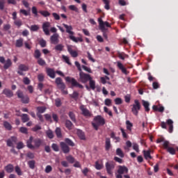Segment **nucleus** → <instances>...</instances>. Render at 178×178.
Here are the masks:
<instances>
[{"mask_svg":"<svg viewBox=\"0 0 178 178\" xmlns=\"http://www.w3.org/2000/svg\"><path fill=\"white\" fill-rule=\"evenodd\" d=\"M63 27L65 29L66 33L69 34L70 40H72L74 42H83V38L74 37V33L73 32V26L72 25H67L66 24H63Z\"/></svg>","mask_w":178,"mask_h":178,"instance_id":"nucleus-1","label":"nucleus"},{"mask_svg":"<svg viewBox=\"0 0 178 178\" xmlns=\"http://www.w3.org/2000/svg\"><path fill=\"white\" fill-rule=\"evenodd\" d=\"M99 30L103 33V36L108 40V28L111 27V24L108 22H103L102 18L98 19Z\"/></svg>","mask_w":178,"mask_h":178,"instance_id":"nucleus-2","label":"nucleus"},{"mask_svg":"<svg viewBox=\"0 0 178 178\" xmlns=\"http://www.w3.org/2000/svg\"><path fill=\"white\" fill-rule=\"evenodd\" d=\"M94 122L92 123L95 129L98 130L99 126H104L105 124V119L101 115H97L94 118Z\"/></svg>","mask_w":178,"mask_h":178,"instance_id":"nucleus-3","label":"nucleus"},{"mask_svg":"<svg viewBox=\"0 0 178 178\" xmlns=\"http://www.w3.org/2000/svg\"><path fill=\"white\" fill-rule=\"evenodd\" d=\"M141 109V104L138 99L134 100V104L132 105L131 112L135 116L138 115V111Z\"/></svg>","mask_w":178,"mask_h":178,"instance_id":"nucleus-4","label":"nucleus"},{"mask_svg":"<svg viewBox=\"0 0 178 178\" xmlns=\"http://www.w3.org/2000/svg\"><path fill=\"white\" fill-rule=\"evenodd\" d=\"M92 77L90 74L84 73L83 71L79 72V81L86 83L91 80Z\"/></svg>","mask_w":178,"mask_h":178,"instance_id":"nucleus-5","label":"nucleus"},{"mask_svg":"<svg viewBox=\"0 0 178 178\" xmlns=\"http://www.w3.org/2000/svg\"><path fill=\"white\" fill-rule=\"evenodd\" d=\"M65 81H67V83H71L72 87H77L78 88H81V89L84 88V86H83V85L77 82V81H76L74 78L67 76L65 77Z\"/></svg>","mask_w":178,"mask_h":178,"instance_id":"nucleus-6","label":"nucleus"},{"mask_svg":"<svg viewBox=\"0 0 178 178\" xmlns=\"http://www.w3.org/2000/svg\"><path fill=\"white\" fill-rule=\"evenodd\" d=\"M166 124L169 126V129H168L169 133H173V120H172L171 119H168L167 120L166 122H161L162 129H168V127H166Z\"/></svg>","mask_w":178,"mask_h":178,"instance_id":"nucleus-7","label":"nucleus"},{"mask_svg":"<svg viewBox=\"0 0 178 178\" xmlns=\"http://www.w3.org/2000/svg\"><path fill=\"white\" fill-rule=\"evenodd\" d=\"M106 169L107 173L112 176L113 175V169H115V162L113 161H108L106 163Z\"/></svg>","mask_w":178,"mask_h":178,"instance_id":"nucleus-8","label":"nucleus"},{"mask_svg":"<svg viewBox=\"0 0 178 178\" xmlns=\"http://www.w3.org/2000/svg\"><path fill=\"white\" fill-rule=\"evenodd\" d=\"M118 175H116V178H123L122 175L124 173H129V169L124 165H120L118 170Z\"/></svg>","mask_w":178,"mask_h":178,"instance_id":"nucleus-9","label":"nucleus"},{"mask_svg":"<svg viewBox=\"0 0 178 178\" xmlns=\"http://www.w3.org/2000/svg\"><path fill=\"white\" fill-rule=\"evenodd\" d=\"M169 141H165L163 146L164 147L165 149H167L168 152L171 154V155H175V154H176V150L175 148L169 147Z\"/></svg>","mask_w":178,"mask_h":178,"instance_id":"nucleus-10","label":"nucleus"},{"mask_svg":"<svg viewBox=\"0 0 178 178\" xmlns=\"http://www.w3.org/2000/svg\"><path fill=\"white\" fill-rule=\"evenodd\" d=\"M49 27H51V23L46 22L42 24V30L46 35H50Z\"/></svg>","mask_w":178,"mask_h":178,"instance_id":"nucleus-11","label":"nucleus"},{"mask_svg":"<svg viewBox=\"0 0 178 178\" xmlns=\"http://www.w3.org/2000/svg\"><path fill=\"white\" fill-rule=\"evenodd\" d=\"M55 83L58 87V88H60L61 90H65V88H66V85H65V83H63L62 78L60 77L56 78Z\"/></svg>","mask_w":178,"mask_h":178,"instance_id":"nucleus-12","label":"nucleus"},{"mask_svg":"<svg viewBox=\"0 0 178 178\" xmlns=\"http://www.w3.org/2000/svg\"><path fill=\"white\" fill-rule=\"evenodd\" d=\"M80 109L82 112V115H83V116H85L86 118H91V116H92L91 112H90L88 109L86 108L84 106H81Z\"/></svg>","mask_w":178,"mask_h":178,"instance_id":"nucleus-13","label":"nucleus"},{"mask_svg":"<svg viewBox=\"0 0 178 178\" xmlns=\"http://www.w3.org/2000/svg\"><path fill=\"white\" fill-rule=\"evenodd\" d=\"M60 145L64 154H69L70 152V147L65 142H60Z\"/></svg>","mask_w":178,"mask_h":178,"instance_id":"nucleus-14","label":"nucleus"},{"mask_svg":"<svg viewBox=\"0 0 178 178\" xmlns=\"http://www.w3.org/2000/svg\"><path fill=\"white\" fill-rule=\"evenodd\" d=\"M51 44H54L56 45V44L59 43V34L58 33H54L53 34L51 38H50Z\"/></svg>","mask_w":178,"mask_h":178,"instance_id":"nucleus-15","label":"nucleus"},{"mask_svg":"<svg viewBox=\"0 0 178 178\" xmlns=\"http://www.w3.org/2000/svg\"><path fill=\"white\" fill-rule=\"evenodd\" d=\"M117 66L124 74H128L127 70H126V67H124V65L120 61L117 62Z\"/></svg>","mask_w":178,"mask_h":178,"instance_id":"nucleus-16","label":"nucleus"},{"mask_svg":"<svg viewBox=\"0 0 178 178\" xmlns=\"http://www.w3.org/2000/svg\"><path fill=\"white\" fill-rule=\"evenodd\" d=\"M3 94L7 97V98H12L13 97V92L10 89L5 88L3 90Z\"/></svg>","mask_w":178,"mask_h":178,"instance_id":"nucleus-17","label":"nucleus"},{"mask_svg":"<svg viewBox=\"0 0 178 178\" xmlns=\"http://www.w3.org/2000/svg\"><path fill=\"white\" fill-rule=\"evenodd\" d=\"M47 76H49V77H50L51 79H55V77L56 76L55 74V70H54V69H52V68H47Z\"/></svg>","mask_w":178,"mask_h":178,"instance_id":"nucleus-18","label":"nucleus"},{"mask_svg":"<svg viewBox=\"0 0 178 178\" xmlns=\"http://www.w3.org/2000/svg\"><path fill=\"white\" fill-rule=\"evenodd\" d=\"M33 143L35 144L33 147H35V148H39V147H41V145H42L44 141L40 138H36L33 140Z\"/></svg>","mask_w":178,"mask_h":178,"instance_id":"nucleus-19","label":"nucleus"},{"mask_svg":"<svg viewBox=\"0 0 178 178\" xmlns=\"http://www.w3.org/2000/svg\"><path fill=\"white\" fill-rule=\"evenodd\" d=\"M33 141H34V138H33V136H30L29 139L26 141L27 147L30 149H34L35 148L34 145L31 144Z\"/></svg>","mask_w":178,"mask_h":178,"instance_id":"nucleus-20","label":"nucleus"},{"mask_svg":"<svg viewBox=\"0 0 178 178\" xmlns=\"http://www.w3.org/2000/svg\"><path fill=\"white\" fill-rule=\"evenodd\" d=\"M143 155L145 157V159H152V156H151V150H143Z\"/></svg>","mask_w":178,"mask_h":178,"instance_id":"nucleus-21","label":"nucleus"},{"mask_svg":"<svg viewBox=\"0 0 178 178\" xmlns=\"http://www.w3.org/2000/svg\"><path fill=\"white\" fill-rule=\"evenodd\" d=\"M76 134L80 140H86V135L84 134V132H83V131L78 129Z\"/></svg>","mask_w":178,"mask_h":178,"instance_id":"nucleus-22","label":"nucleus"},{"mask_svg":"<svg viewBox=\"0 0 178 178\" xmlns=\"http://www.w3.org/2000/svg\"><path fill=\"white\" fill-rule=\"evenodd\" d=\"M10 66H12V60H10V59H7L6 61L4 63V66L3 68L6 70L8 68L10 67Z\"/></svg>","mask_w":178,"mask_h":178,"instance_id":"nucleus-23","label":"nucleus"},{"mask_svg":"<svg viewBox=\"0 0 178 178\" xmlns=\"http://www.w3.org/2000/svg\"><path fill=\"white\" fill-rule=\"evenodd\" d=\"M21 118H22L23 123H27V122H29V120H30V117H29V115H27V114L21 115Z\"/></svg>","mask_w":178,"mask_h":178,"instance_id":"nucleus-24","label":"nucleus"},{"mask_svg":"<svg viewBox=\"0 0 178 178\" xmlns=\"http://www.w3.org/2000/svg\"><path fill=\"white\" fill-rule=\"evenodd\" d=\"M142 102H143V105L145 109V111L149 112V102L145 101V100H143Z\"/></svg>","mask_w":178,"mask_h":178,"instance_id":"nucleus-25","label":"nucleus"},{"mask_svg":"<svg viewBox=\"0 0 178 178\" xmlns=\"http://www.w3.org/2000/svg\"><path fill=\"white\" fill-rule=\"evenodd\" d=\"M15 47H17V48H22V47H23V38H19L17 40Z\"/></svg>","mask_w":178,"mask_h":178,"instance_id":"nucleus-26","label":"nucleus"},{"mask_svg":"<svg viewBox=\"0 0 178 178\" xmlns=\"http://www.w3.org/2000/svg\"><path fill=\"white\" fill-rule=\"evenodd\" d=\"M115 152H116V155L120 156V158H124V153H123V151H122V149L118 148Z\"/></svg>","mask_w":178,"mask_h":178,"instance_id":"nucleus-27","label":"nucleus"},{"mask_svg":"<svg viewBox=\"0 0 178 178\" xmlns=\"http://www.w3.org/2000/svg\"><path fill=\"white\" fill-rule=\"evenodd\" d=\"M5 169L8 173H12V172H13V169H14L13 165L8 164L7 166H6Z\"/></svg>","mask_w":178,"mask_h":178,"instance_id":"nucleus-28","label":"nucleus"},{"mask_svg":"<svg viewBox=\"0 0 178 178\" xmlns=\"http://www.w3.org/2000/svg\"><path fill=\"white\" fill-rule=\"evenodd\" d=\"M55 133L58 138H62V131L60 130V128L59 127L56 128Z\"/></svg>","mask_w":178,"mask_h":178,"instance_id":"nucleus-29","label":"nucleus"},{"mask_svg":"<svg viewBox=\"0 0 178 178\" xmlns=\"http://www.w3.org/2000/svg\"><path fill=\"white\" fill-rule=\"evenodd\" d=\"M89 86L92 90H95V81L92 80V78L89 79Z\"/></svg>","mask_w":178,"mask_h":178,"instance_id":"nucleus-30","label":"nucleus"},{"mask_svg":"<svg viewBox=\"0 0 178 178\" xmlns=\"http://www.w3.org/2000/svg\"><path fill=\"white\" fill-rule=\"evenodd\" d=\"M18 69L21 72H27V70H29V67L23 64L19 65Z\"/></svg>","mask_w":178,"mask_h":178,"instance_id":"nucleus-31","label":"nucleus"},{"mask_svg":"<svg viewBox=\"0 0 178 178\" xmlns=\"http://www.w3.org/2000/svg\"><path fill=\"white\" fill-rule=\"evenodd\" d=\"M69 116H70V118L71 119V120L74 123H76L77 121L76 120V115H74V113L73 112H70Z\"/></svg>","mask_w":178,"mask_h":178,"instance_id":"nucleus-32","label":"nucleus"},{"mask_svg":"<svg viewBox=\"0 0 178 178\" xmlns=\"http://www.w3.org/2000/svg\"><path fill=\"white\" fill-rule=\"evenodd\" d=\"M65 144H67V145H70V147H74V143H73L72 140L66 138L65 139Z\"/></svg>","mask_w":178,"mask_h":178,"instance_id":"nucleus-33","label":"nucleus"},{"mask_svg":"<svg viewBox=\"0 0 178 178\" xmlns=\"http://www.w3.org/2000/svg\"><path fill=\"white\" fill-rule=\"evenodd\" d=\"M54 101L55 105L56 106H57V108L62 106V100L60 99V98H57Z\"/></svg>","mask_w":178,"mask_h":178,"instance_id":"nucleus-34","label":"nucleus"},{"mask_svg":"<svg viewBox=\"0 0 178 178\" xmlns=\"http://www.w3.org/2000/svg\"><path fill=\"white\" fill-rule=\"evenodd\" d=\"M34 58H35V59H40L41 58V51H40L39 49L35 51Z\"/></svg>","mask_w":178,"mask_h":178,"instance_id":"nucleus-35","label":"nucleus"},{"mask_svg":"<svg viewBox=\"0 0 178 178\" xmlns=\"http://www.w3.org/2000/svg\"><path fill=\"white\" fill-rule=\"evenodd\" d=\"M3 126L7 130H12V125L7 121L3 122Z\"/></svg>","mask_w":178,"mask_h":178,"instance_id":"nucleus-36","label":"nucleus"},{"mask_svg":"<svg viewBox=\"0 0 178 178\" xmlns=\"http://www.w3.org/2000/svg\"><path fill=\"white\" fill-rule=\"evenodd\" d=\"M46 134L49 138H54V131H52L51 129H49L46 131Z\"/></svg>","mask_w":178,"mask_h":178,"instance_id":"nucleus-37","label":"nucleus"},{"mask_svg":"<svg viewBox=\"0 0 178 178\" xmlns=\"http://www.w3.org/2000/svg\"><path fill=\"white\" fill-rule=\"evenodd\" d=\"M118 58H120V59H122V60H124L125 58H129V56L124 53H118Z\"/></svg>","mask_w":178,"mask_h":178,"instance_id":"nucleus-38","label":"nucleus"},{"mask_svg":"<svg viewBox=\"0 0 178 178\" xmlns=\"http://www.w3.org/2000/svg\"><path fill=\"white\" fill-rule=\"evenodd\" d=\"M39 13H40V15H42V16H44V17H48V16H49L51 15V13H49V12L45 11V10H40Z\"/></svg>","mask_w":178,"mask_h":178,"instance_id":"nucleus-39","label":"nucleus"},{"mask_svg":"<svg viewBox=\"0 0 178 178\" xmlns=\"http://www.w3.org/2000/svg\"><path fill=\"white\" fill-rule=\"evenodd\" d=\"M65 126H66L67 129H72V127H73V123L71 122L70 120H67L65 121Z\"/></svg>","mask_w":178,"mask_h":178,"instance_id":"nucleus-40","label":"nucleus"},{"mask_svg":"<svg viewBox=\"0 0 178 178\" xmlns=\"http://www.w3.org/2000/svg\"><path fill=\"white\" fill-rule=\"evenodd\" d=\"M28 165L30 169H34V168H35V161L34 160L29 161L28 162Z\"/></svg>","mask_w":178,"mask_h":178,"instance_id":"nucleus-41","label":"nucleus"},{"mask_svg":"<svg viewBox=\"0 0 178 178\" xmlns=\"http://www.w3.org/2000/svg\"><path fill=\"white\" fill-rule=\"evenodd\" d=\"M109 148H111V139L107 138L106 139V151H109Z\"/></svg>","mask_w":178,"mask_h":178,"instance_id":"nucleus-42","label":"nucleus"},{"mask_svg":"<svg viewBox=\"0 0 178 178\" xmlns=\"http://www.w3.org/2000/svg\"><path fill=\"white\" fill-rule=\"evenodd\" d=\"M31 31H38L40 30V26L38 25H31L30 27Z\"/></svg>","mask_w":178,"mask_h":178,"instance_id":"nucleus-43","label":"nucleus"},{"mask_svg":"<svg viewBox=\"0 0 178 178\" xmlns=\"http://www.w3.org/2000/svg\"><path fill=\"white\" fill-rule=\"evenodd\" d=\"M39 44L42 48H45L47 47V41H45L44 39H41L39 41Z\"/></svg>","mask_w":178,"mask_h":178,"instance_id":"nucleus-44","label":"nucleus"},{"mask_svg":"<svg viewBox=\"0 0 178 178\" xmlns=\"http://www.w3.org/2000/svg\"><path fill=\"white\" fill-rule=\"evenodd\" d=\"M126 124H127V130H129L130 131H131V128L133 127V124L131 122H130L129 120H127Z\"/></svg>","mask_w":178,"mask_h":178,"instance_id":"nucleus-45","label":"nucleus"},{"mask_svg":"<svg viewBox=\"0 0 178 178\" xmlns=\"http://www.w3.org/2000/svg\"><path fill=\"white\" fill-rule=\"evenodd\" d=\"M38 63L40 65V66H45L46 63L45 60L42 58H38Z\"/></svg>","mask_w":178,"mask_h":178,"instance_id":"nucleus-46","label":"nucleus"},{"mask_svg":"<svg viewBox=\"0 0 178 178\" xmlns=\"http://www.w3.org/2000/svg\"><path fill=\"white\" fill-rule=\"evenodd\" d=\"M62 58L63 59V60L67 63V65H72V63H70V60L69 59V57H67V56H65V55H63L62 56Z\"/></svg>","mask_w":178,"mask_h":178,"instance_id":"nucleus-47","label":"nucleus"},{"mask_svg":"<svg viewBox=\"0 0 178 178\" xmlns=\"http://www.w3.org/2000/svg\"><path fill=\"white\" fill-rule=\"evenodd\" d=\"M29 96L25 95L21 99V101L23 104H29Z\"/></svg>","mask_w":178,"mask_h":178,"instance_id":"nucleus-48","label":"nucleus"},{"mask_svg":"<svg viewBox=\"0 0 178 178\" xmlns=\"http://www.w3.org/2000/svg\"><path fill=\"white\" fill-rule=\"evenodd\" d=\"M104 3H105L104 8L106 9V10H109V0H102Z\"/></svg>","mask_w":178,"mask_h":178,"instance_id":"nucleus-49","label":"nucleus"},{"mask_svg":"<svg viewBox=\"0 0 178 178\" xmlns=\"http://www.w3.org/2000/svg\"><path fill=\"white\" fill-rule=\"evenodd\" d=\"M51 148L52 149H54V151H55L56 152H58V151H59V146H58V145H56V143H53L51 145Z\"/></svg>","mask_w":178,"mask_h":178,"instance_id":"nucleus-50","label":"nucleus"},{"mask_svg":"<svg viewBox=\"0 0 178 178\" xmlns=\"http://www.w3.org/2000/svg\"><path fill=\"white\" fill-rule=\"evenodd\" d=\"M18 98H19L20 99H22L23 98V97L24 96V95L23 94V92L22 90H17L16 92Z\"/></svg>","mask_w":178,"mask_h":178,"instance_id":"nucleus-51","label":"nucleus"},{"mask_svg":"<svg viewBox=\"0 0 178 178\" xmlns=\"http://www.w3.org/2000/svg\"><path fill=\"white\" fill-rule=\"evenodd\" d=\"M15 172L18 175V176H22V170L20 169L19 166H16L15 167Z\"/></svg>","mask_w":178,"mask_h":178,"instance_id":"nucleus-52","label":"nucleus"},{"mask_svg":"<svg viewBox=\"0 0 178 178\" xmlns=\"http://www.w3.org/2000/svg\"><path fill=\"white\" fill-rule=\"evenodd\" d=\"M37 109L38 112V113H44V112H45L46 110L45 107L44 106L38 107Z\"/></svg>","mask_w":178,"mask_h":178,"instance_id":"nucleus-53","label":"nucleus"},{"mask_svg":"<svg viewBox=\"0 0 178 178\" xmlns=\"http://www.w3.org/2000/svg\"><path fill=\"white\" fill-rule=\"evenodd\" d=\"M56 51H63V46L62 44H57L55 47Z\"/></svg>","mask_w":178,"mask_h":178,"instance_id":"nucleus-54","label":"nucleus"},{"mask_svg":"<svg viewBox=\"0 0 178 178\" xmlns=\"http://www.w3.org/2000/svg\"><path fill=\"white\" fill-rule=\"evenodd\" d=\"M133 149L136 151V152H140V149L138 147V144L137 143H133Z\"/></svg>","mask_w":178,"mask_h":178,"instance_id":"nucleus-55","label":"nucleus"},{"mask_svg":"<svg viewBox=\"0 0 178 178\" xmlns=\"http://www.w3.org/2000/svg\"><path fill=\"white\" fill-rule=\"evenodd\" d=\"M23 83H25L26 86H29L30 83H31V81L29 79V77L26 76L23 79Z\"/></svg>","mask_w":178,"mask_h":178,"instance_id":"nucleus-56","label":"nucleus"},{"mask_svg":"<svg viewBox=\"0 0 178 178\" xmlns=\"http://www.w3.org/2000/svg\"><path fill=\"white\" fill-rule=\"evenodd\" d=\"M32 13H33L35 17H38V12L37 11V8L34 6L32 8Z\"/></svg>","mask_w":178,"mask_h":178,"instance_id":"nucleus-57","label":"nucleus"},{"mask_svg":"<svg viewBox=\"0 0 178 178\" xmlns=\"http://www.w3.org/2000/svg\"><path fill=\"white\" fill-rule=\"evenodd\" d=\"M5 3H6L5 0H0V10H3V9L5 8Z\"/></svg>","mask_w":178,"mask_h":178,"instance_id":"nucleus-58","label":"nucleus"},{"mask_svg":"<svg viewBox=\"0 0 178 178\" xmlns=\"http://www.w3.org/2000/svg\"><path fill=\"white\" fill-rule=\"evenodd\" d=\"M82 68L86 72H88V73H92V71L91 70V68H90V67L86 66V65H82Z\"/></svg>","mask_w":178,"mask_h":178,"instance_id":"nucleus-59","label":"nucleus"},{"mask_svg":"<svg viewBox=\"0 0 178 178\" xmlns=\"http://www.w3.org/2000/svg\"><path fill=\"white\" fill-rule=\"evenodd\" d=\"M19 131L23 134H27L28 133L27 128L23 127L19 129Z\"/></svg>","mask_w":178,"mask_h":178,"instance_id":"nucleus-60","label":"nucleus"},{"mask_svg":"<svg viewBox=\"0 0 178 178\" xmlns=\"http://www.w3.org/2000/svg\"><path fill=\"white\" fill-rule=\"evenodd\" d=\"M88 54V58L89 59V60H90L91 62H92L94 63V62H95V59H94L92 58V56L91 55V54H90L88 51L87 52Z\"/></svg>","mask_w":178,"mask_h":178,"instance_id":"nucleus-61","label":"nucleus"},{"mask_svg":"<svg viewBox=\"0 0 178 178\" xmlns=\"http://www.w3.org/2000/svg\"><path fill=\"white\" fill-rule=\"evenodd\" d=\"M66 159L68 161V162H70V163H73V162H74V158H73L72 156H67Z\"/></svg>","mask_w":178,"mask_h":178,"instance_id":"nucleus-62","label":"nucleus"},{"mask_svg":"<svg viewBox=\"0 0 178 178\" xmlns=\"http://www.w3.org/2000/svg\"><path fill=\"white\" fill-rule=\"evenodd\" d=\"M81 172L84 176H87L88 172H90V170L88 168H85L83 170H81Z\"/></svg>","mask_w":178,"mask_h":178,"instance_id":"nucleus-63","label":"nucleus"},{"mask_svg":"<svg viewBox=\"0 0 178 178\" xmlns=\"http://www.w3.org/2000/svg\"><path fill=\"white\" fill-rule=\"evenodd\" d=\"M38 79L39 81H44V74H38Z\"/></svg>","mask_w":178,"mask_h":178,"instance_id":"nucleus-64","label":"nucleus"}]
</instances>
